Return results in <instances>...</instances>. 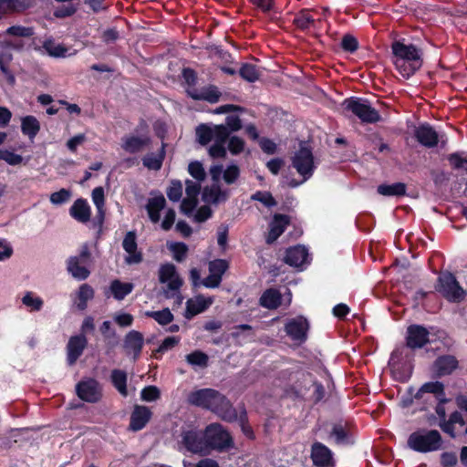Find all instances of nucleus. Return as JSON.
<instances>
[{
  "label": "nucleus",
  "instance_id": "a18cd8bd",
  "mask_svg": "<svg viewBox=\"0 0 467 467\" xmlns=\"http://www.w3.org/2000/svg\"><path fill=\"white\" fill-rule=\"evenodd\" d=\"M465 152H453L448 155L447 160L452 170L465 171L467 172V157Z\"/></svg>",
  "mask_w": 467,
  "mask_h": 467
},
{
  "label": "nucleus",
  "instance_id": "9b49d317",
  "mask_svg": "<svg viewBox=\"0 0 467 467\" xmlns=\"http://www.w3.org/2000/svg\"><path fill=\"white\" fill-rule=\"evenodd\" d=\"M310 261L308 249L305 245L297 244L286 250L285 262L292 267L303 270Z\"/></svg>",
  "mask_w": 467,
  "mask_h": 467
},
{
  "label": "nucleus",
  "instance_id": "f704fd0d",
  "mask_svg": "<svg viewBox=\"0 0 467 467\" xmlns=\"http://www.w3.org/2000/svg\"><path fill=\"white\" fill-rule=\"evenodd\" d=\"M293 24L301 31H306L314 26L315 19L309 9H301L295 16Z\"/></svg>",
  "mask_w": 467,
  "mask_h": 467
},
{
  "label": "nucleus",
  "instance_id": "6e6d98bb",
  "mask_svg": "<svg viewBox=\"0 0 467 467\" xmlns=\"http://www.w3.org/2000/svg\"><path fill=\"white\" fill-rule=\"evenodd\" d=\"M244 146V140L238 136H233L229 139L228 150L233 155H238L243 152Z\"/></svg>",
  "mask_w": 467,
  "mask_h": 467
},
{
  "label": "nucleus",
  "instance_id": "49530a36",
  "mask_svg": "<svg viewBox=\"0 0 467 467\" xmlns=\"http://www.w3.org/2000/svg\"><path fill=\"white\" fill-rule=\"evenodd\" d=\"M213 128L207 124H200L196 128V136L201 145H207L213 139Z\"/></svg>",
  "mask_w": 467,
  "mask_h": 467
},
{
  "label": "nucleus",
  "instance_id": "f8f14e48",
  "mask_svg": "<svg viewBox=\"0 0 467 467\" xmlns=\"http://www.w3.org/2000/svg\"><path fill=\"white\" fill-rule=\"evenodd\" d=\"M308 327V322L305 317H296L286 322L285 330L293 341L302 343L306 339Z\"/></svg>",
  "mask_w": 467,
  "mask_h": 467
},
{
  "label": "nucleus",
  "instance_id": "1a4fd4ad",
  "mask_svg": "<svg viewBox=\"0 0 467 467\" xmlns=\"http://www.w3.org/2000/svg\"><path fill=\"white\" fill-rule=\"evenodd\" d=\"M181 450L183 448L186 451L199 454H207V443L205 433L197 430L183 431L180 443Z\"/></svg>",
  "mask_w": 467,
  "mask_h": 467
},
{
  "label": "nucleus",
  "instance_id": "2eb2a0df",
  "mask_svg": "<svg viewBox=\"0 0 467 467\" xmlns=\"http://www.w3.org/2000/svg\"><path fill=\"white\" fill-rule=\"evenodd\" d=\"M150 143L151 139L148 134L129 135L122 138L121 148L128 153L135 154L144 150Z\"/></svg>",
  "mask_w": 467,
  "mask_h": 467
},
{
  "label": "nucleus",
  "instance_id": "c03bdc74",
  "mask_svg": "<svg viewBox=\"0 0 467 467\" xmlns=\"http://www.w3.org/2000/svg\"><path fill=\"white\" fill-rule=\"evenodd\" d=\"M144 315L153 318L161 326L168 325L173 320V315L169 308H164L160 311H146Z\"/></svg>",
  "mask_w": 467,
  "mask_h": 467
},
{
  "label": "nucleus",
  "instance_id": "393cba45",
  "mask_svg": "<svg viewBox=\"0 0 467 467\" xmlns=\"http://www.w3.org/2000/svg\"><path fill=\"white\" fill-rule=\"evenodd\" d=\"M150 417L151 411L148 407L136 405L130 415V429L134 431L142 430Z\"/></svg>",
  "mask_w": 467,
  "mask_h": 467
},
{
  "label": "nucleus",
  "instance_id": "b1692460",
  "mask_svg": "<svg viewBox=\"0 0 467 467\" xmlns=\"http://www.w3.org/2000/svg\"><path fill=\"white\" fill-rule=\"evenodd\" d=\"M213 303L212 296H204L202 295L196 296L186 302V313L187 318L205 311Z\"/></svg>",
  "mask_w": 467,
  "mask_h": 467
},
{
  "label": "nucleus",
  "instance_id": "7c9ffc66",
  "mask_svg": "<svg viewBox=\"0 0 467 467\" xmlns=\"http://www.w3.org/2000/svg\"><path fill=\"white\" fill-rule=\"evenodd\" d=\"M282 304V295L275 288L265 290L260 297V305L267 309H275Z\"/></svg>",
  "mask_w": 467,
  "mask_h": 467
},
{
  "label": "nucleus",
  "instance_id": "c756f323",
  "mask_svg": "<svg viewBox=\"0 0 467 467\" xmlns=\"http://www.w3.org/2000/svg\"><path fill=\"white\" fill-rule=\"evenodd\" d=\"M134 288L132 283L121 282L119 279L113 280L109 285V292L116 300H123Z\"/></svg>",
  "mask_w": 467,
  "mask_h": 467
},
{
  "label": "nucleus",
  "instance_id": "cd10ccee",
  "mask_svg": "<svg viewBox=\"0 0 467 467\" xmlns=\"http://www.w3.org/2000/svg\"><path fill=\"white\" fill-rule=\"evenodd\" d=\"M165 143L161 144V150L158 153H148L142 158L143 166L149 170L159 171L162 167L165 159Z\"/></svg>",
  "mask_w": 467,
  "mask_h": 467
},
{
  "label": "nucleus",
  "instance_id": "052dcab7",
  "mask_svg": "<svg viewBox=\"0 0 467 467\" xmlns=\"http://www.w3.org/2000/svg\"><path fill=\"white\" fill-rule=\"evenodd\" d=\"M213 139L216 142L225 143L229 139L231 131L223 124L213 126Z\"/></svg>",
  "mask_w": 467,
  "mask_h": 467
},
{
  "label": "nucleus",
  "instance_id": "ea45409f",
  "mask_svg": "<svg viewBox=\"0 0 467 467\" xmlns=\"http://www.w3.org/2000/svg\"><path fill=\"white\" fill-rule=\"evenodd\" d=\"M223 192L218 185H212L203 189L202 197L204 204H214L223 200Z\"/></svg>",
  "mask_w": 467,
  "mask_h": 467
},
{
  "label": "nucleus",
  "instance_id": "79ce46f5",
  "mask_svg": "<svg viewBox=\"0 0 467 467\" xmlns=\"http://www.w3.org/2000/svg\"><path fill=\"white\" fill-rule=\"evenodd\" d=\"M111 380L114 387L122 396H127V374L120 369H114L111 372Z\"/></svg>",
  "mask_w": 467,
  "mask_h": 467
},
{
  "label": "nucleus",
  "instance_id": "6ab92c4d",
  "mask_svg": "<svg viewBox=\"0 0 467 467\" xmlns=\"http://www.w3.org/2000/svg\"><path fill=\"white\" fill-rule=\"evenodd\" d=\"M414 136L417 141L426 148H434L439 143L437 131L428 123H423L417 127Z\"/></svg>",
  "mask_w": 467,
  "mask_h": 467
},
{
  "label": "nucleus",
  "instance_id": "0e129e2a",
  "mask_svg": "<svg viewBox=\"0 0 467 467\" xmlns=\"http://www.w3.org/2000/svg\"><path fill=\"white\" fill-rule=\"evenodd\" d=\"M70 192L67 189H61L50 195V202L53 204H61L69 200Z\"/></svg>",
  "mask_w": 467,
  "mask_h": 467
},
{
  "label": "nucleus",
  "instance_id": "bb28decb",
  "mask_svg": "<svg viewBox=\"0 0 467 467\" xmlns=\"http://www.w3.org/2000/svg\"><path fill=\"white\" fill-rule=\"evenodd\" d=\"M182 213L196 223H202L212 215L210 206H181Z\"/></svg>",
  "mask_w": 467,
  "mask_h": 467
},
{
  "label": "nucleus",
  "instance_id": "39448f33",
  "mask_svg": "<svg viewBox=\"0 0 467 467\" xmlns=\"http://www.w3.org/2000/svg\"><path fill=\"white\" fill-rule=\"evenodd\" d=\"M204 433L208 452L211 450L222 451L234 446L230 433L221 424L213 423L208 425Z\"/></svg>",
  "mask_w": 467,
  "mask_h": 467
},
{
  "label": "nucleus",
  "instance_id": "680f3d73",
  "mask_svg": "<svg viewBox=\"0 0 467 467\" xmlns=\"http://www.w3.org/2000/svg\"><path fill=\"white\" fill-rule=\"evenodd\" d=\"M251 200L260 202L262 204H277L269 192L257 191L251 196Z\"/></svg>",
  "mask_w": 467,
  "mask_h": 467
},
{
  "label": "nucleus",
  "instance_id": "864d4df0",
  "mask_svg": "<svg viewBox=\"0 0 467 467\" xmlns=\"http://www.w3.org/2000/svg\"><path fill=\"white\" fill-rule=\"evenodd\" d=\"M189 173L198 182L205 179L206 173L202 164L200 161H192L188 166Z\"/></svg>",
  "mask_w": 467,
  "mask_h": 467
},
{
  "label": "nucleus",
  "instance_id": "f03ea898",
  "mask_svg": "<svg viewBox=\"0 0 467 467\" xmlns=\"http://www.w3.org/2000/svg\"><path fill=\"white\" fill-rule=\"evenodd\" d=\"M394 65L405 78H410L422 66L421 52L413 44L406 45L400 40L391 44Z\"/></svg>",
  "mask_w": 467,
  "mask_h": 467
},
{
  "label": "nucleus",
  "instance_id": "c85d7f7f",
  "mask_svg": "<svg viewBox=\"0 0 467 467\" xmlns=\"http://www.w3.org/2000/svg\"><path fill=\"white\" fill-rule=\"evenodd\" d=\"M457 367V360L452 356H442L436 359L434 371L438 376L451 374Z\"/></svg>",
  "mask_w": 467,
  "mask_h": 467
},
{
  "label": "nucleus",
  "instance_id": "5fc2aeb1",
  "mask_svg": "<svg viewBox=\"0 0 467 467\" xmlns=\"http://www.w3.org/2000/svg\"><path fill=\"white\" fill-rule=\"evenodd\" d=\"M341 48L346 52L354 53L358 49V41L354 36L347 34L341 39Z\"/></svg>",
  "mask_w": 467,
  "mask_h": 467
},
{
  "label": "nucleus",
  "instance_id": "ddd939ff",
  "mask_svg": "<svg viewBox=\"0 0 467 467\" xmlns=\"http://www.w3.org/2000/svg\"><path fill=\"white\" fill-rule=\"evenodd\" d=\"M79 399L87 402H97L101 397V389L97 380L87 379L77 385Z\"/></svg>",
  "mask_w": 467,
  "mask_h": 467
},
{
  "label": "nucleus",
  "instance_id": "3c124183",
  "mask_svg": "<svg viewBox=\"0 0 467 467\" xmlns=\"http://www.w3.org/2000/svg\"><path fill=\"white\" fill-rule=\"evenodd\" d=\"M5 34L18 37H31L34 35V29L29 26H12L5 30Z\"/></svg>",
  "mask_w": 467,
  "mask_h": 467
},
{
  "label": "nucleus",
  "instance_id": "13d9d810",
  "mask_svg": "<svg viewBox=\"0 0 467 467\" xmlns=\"http://www.w3.org/2000/svg\"><path fill=\"white\" fill-rule=\"evenodd\" d=\"M161 396L160 389L155 386H148L140 392L141 400L147 402L157 400Z\"/></svg>",
  "mask_w": 467,
  "mask_h": 467
},
{
  "label": "nucleus",
  "instance_id": "5701e85b",
  "mask_svg": "<svg viewBox=\"0 0 467 467\" xmlns=\"http://www.w3.org/2000/svg\"><path fill=\"white\" fill-rule=\"evenodd\" d=\"M123 249L128 254L125 262L128 265L139 264L142 261V254L137 250L136 234L134 232H129L122 243Z\"/></svg>",
  "mask_w": 467,
  "mask_h": 467
},
{
  "label": "nucleus",
  "instance_id": "8fccbe9b",
  "mask_svg": "<svg viewBox=\"0 0 467 467\" xmlns=\"http://www.w3.org/2000/svg\"><path fill=\"white\" fill-rule=\"evenodd\" d=\"M167 246L169 250L172 253L173 258L176 261L181 262L185 258L188 251V247L185 244L173 242L169 243Z\"/></svg>",
  "mask_w": 467,
  "mask_h": 467
},
{
  "label": "nucleus",
  "instance_id": "2f4dec72",
  "mask_svg": "<svg viewBox=\"0 0 467 467\" xmlns=\"http://www.w3.org/2000/svg\"><path fill=\"white\" fill-rule=\"evenodd\" d=\"M79 258L70 257L67 261V271L78 280H85L89 275L88 264H81Z\"/></svg>",
  "mask_w": 467,
  "mask_h": 467
},
{
  "label": "nucleus",
  "instance_id": "e433bc0d",
  "mask_svg": "<svg viewBox=\"0 0 467 467\" xmlns=\"http://www.w3.org/2000/svg\"><path fill=\"white\" fill-rule=\"evenodd\" d=\"M377 192L384 196H402L406 193V184L403 182L384 183L378 186Z\"/></svg>",
  "mask_w": 467,
  "mask_h": 467
},
{
  "label": "nucleus",
  "instance_id": "bf43d9fd",
  "mask_svg": "<svg viewBox=\"0 0 467 467\" xmlns=\"http://www.w3.org/2000/svg\"><path fill=\"white\" fill-rule=\"evenodd\" d=\"M0 160L6 161L9 165H18L23 161V157L8 150H0Z\"/></svg>",
  "mask_w": 467,
  "mask_h": 467
},
{
  "label": "nucleus",
  "instance_id": "69168bd1",
  "mask_svg": "<svg viewBox=\"0 0 467 467\" xmlns=\"http://www.w3.org/2000/svg\"><path fill=\"white\" fill-rule=\"evenodd\" d=\"M228 130L233 131H238L242 129V120L237 115H228L225 118V125Z\"/></svg>",
  "mask_w": 467,
  "mask_h": 467
},
{
  "label": "nucleus",
  "instance_id": "603ef678",
  "mask_svg": "<svg viewBox=\"0 0 467 467\" xmlns=\"http://www.w3.org/2000/svg\"><path fill=\"white\" fill-rule=\"evenodd\" d=\"M69 213L78 222H88L90 217L89 206H71Z\"/></svg>",
  "mask_w": 467,
  "mask_h": 467
},
{
  "label": "nucleus",
  "instance_id": "4468645a",
  "mask_svg": "<svg viewBox=\"0 0 467 467\" xmlns=\"http://www.w3.org/2000/svg\"><path fill=\"white\" fill-rule=\"evenodd\" d=\"M228 268V263L223 259H216L209 263V275L202 280L205 287L214 288L219 286L222 277Z\"/></svg>",
  "mask_w": 467,
  "mask_h": 467
},
{
  "label": "nucleus",
  "instance_id": "aec40b11",
  "mask_svg": "<svg viewBox=\"0 0 467 467\" xmlns=\"http://www.w3.org/2000/svg\"><path fill=\"white\" fill-rule=\"evenodd\" d=\"M144 344V338L140 332L136 330L130 331L124 338L123 348L128 356H132L136 360L141 352Z\"/></svg>",
  "mask_w": 467,
  "mask_h": 467
},
{
  "label": "nucleus",
  "instance_id": "dca6fc26",
  "mask_svg": "<svg viewBox=\"0 0 467 467\" xmlns=\"http://www.w3.org/2000/svg\"><path fill=\"white\" fill-rule=\"evenodd\" d=\"M186 93L193 100H203L212 104L217 103L222 96L218 87L213 84L202 88L200 91L197 88H187Z\"/></svg>",
  "mask_w": 467,
  "mask_h": 467
},
{
  "label": "nucleus",
  "instance_id": "a211bd4d",
  "mask_svg": "<svg viewBox=\"0 0 467 467\" xmlns=\"http://www.w3.org/2000/svg\"><path fill=\"white\" fill-rule=\"evenodd\" d=\"M429 341V331L420 325H411L407 329L406 342L410 348H420Z\"/></svg>",
  "mask_w": 467,
  "mask_h": 467
},
{
  "label": "nucleus",
  "instance_id": "72a5a7b5",
  "mask_svg": "<svg viewBox=\"0 0 467 467\" xmlns=\"http://www.w3.org/2000/svg\"><path fill=\"white\" fill-rule=\"evenodd\" d=\"M185 185L186 197L181 202L180 204H199L198 196L201 192L200 182L186 180Z\"/></svg>",
  "mask_w": 467,
  "mask_h": 467
},
{
  "label": "nucleus",
  "instance_id": "f3484780",
  "mask_svg": "<svg viewBox=\"0 0 467 467\" xmlns=\"http://www.w3.org/2000/svg\"><path fill=\"white\" fill-rule=\"evenodd\" d=\"M150 219L153 223L160 221L161 216L163 214L164 218L161 222V228L169 230L175 220V212L168 206H146Z\"/></svg>",
  "mask_w": 467,
  "mask_h": 467
},
{
  "label": "nucleus",
  "instance_id": "f257e3e1",
  "mask_svg": "<svg viewBox=\"0 0 467 467\" xmlns=\"http://www.w3.org/2000/svg\"><path fill=\"white\" fill-rule=\"evenodd\" d=\"M189 403L206 408L215 412L226 421L236 420V410L231 406L224 396L212 389H203L192 391L188 396Z\"/></svg>",
  "mask_w": 467,
  "mask_h": 467
},
{
  "label": "nucleus",
  "instance_id": "09e8293b",
  "mask_svg": "<svg viewBox=\"0 0 467 467\" xmlns=\"http://www.w3.org/2000/svg\"><path fill=\"white\" fill-rule=\"evenodd\" d=\"M208 359H209L208 356L200 350H195L186 356V361L191 366H193V367L198 366V367L204 368L208 364Z\"/></svg>",
  "mask_w": 467,
  "mask_h": 467
},
{
  "label": "nucleus",
  "instance_id": "20e7f679",
  "mask_svg": "<svg viewBox=\"0 0 467 467\" xmlns=\"http://www.w3.org/2000/svg\"><path fill=\"white\" fill-rule=\"evenodd\" d=\"M342 109L360 119L362 123L374 124L381 119L379 112L373 108L368 99L350 97L343 100Z\"/></svg>",
  "mask_w": 467,
  "mask_h": 467
},
{
  "label": "nucleus",
  "instance_id": "423d86ee",
  "mask_svg": "<svg viewBox=\"0 0 467 467\" xmlns=\"http://www.w3.org/2000/svg\"><path fill=\"white\" fill-rule=\"evenodd\" d=\"M159 281L164 285L166 297H174L180 292L183 281L178 274L174 265L167 263L161 265L159 269Z\"/></svg>",
  "mask_w": 467,
  "mask_h": 467
},
{
  "label": "nucleus",
  "instance_id": "473e14b6",
  "mask_svg": "<svg viewBox=\"0 0 467 467\" xmlns=\"http://www.w3.org/2000/svg\"><path fill=\"white\" fill-rule=\"evenodd\" d=\"M21 130L24 135L33 140L40 130V123L35 116L27 115L21 119Z\"/></svg>",
  "mask_w": 467,
  "mask_h": 467
},
{
  "label": "nucleus",
  "instance_id": "9d476101",
  "mask_svg": "<svg viewBox=\"0 0 467 467\" xmlns=\"http://www.w3.org/2000/svg\"><path fill=\"white\" fill-rule=\"evenodd\" d=\"M415 400L423 402L438 400L443 404L447 401L444 395L443 384L439 381L427 382L423 384L414 396Z\"/></svg>",
  "mask_w": 467,
  "mask_h": 467
},
{
  "label": "nucleus",
  "instance_id": "774afa93",
  "mask_svg": "<svg viewBox=\"0 0 467 467\" xmlns=\"http://www.w3.org/2000/svg\"><path fill=\"white\" fill-rule=\"evenodd\" d=\"M224 144L225 143L214 141V143L209 149L210 156L213 158H225L226 149Z\"/></svg>",
  "mask_w": 467,
  "mask_h": 467
},
{
  "label": "nucleus",
  "instance_id": "37998d69",
  "mask_svg": "<svg viewBox=\"0 0 467 467\" xmlns=\"http://www.w3.org/2000/svg\"><path fill=\"white\" fill-rule=\"evenodd\" d=\"M43 48L53 57H65L67 53V48L65 46L56 44L52 39L46 40L43 44Z\"/></svg>",
  "mask_w": 467,
  "mask_h": 467
},
{
  "label": "nucleus",
  "instance_id": "a878e982",
  "mask_svg": "<svg viewBox=\"0 0 467 467\" xmlns=\"http://www.w3.org/2000/svg\"><path fill=\"white\" fill-rule=\"evenodd\" d=\"M87 345V339L83 335L70 337L67 343V361L73 365L81 356Z\"/></svg>",
  "mask_w": 467,
  "mask_h": 467
},
{
  "label": "nucleus",
  "instance_id": "338daca9",
  "mask_svg": "<svg viewBox=\"0 0 467 467\" xmlns=\"http://www.w3.org/2000/svg\"><path fill=\"white\" fill-rule=\"evenodd\" d=\"M77 12L74 5H63L55 10L54 15L57 18H66L73 16Z\"/></svg>",
  "mask_w": 467,
  "mask_h": 467
},
{
  "label": "nucleus",
  "instance_id": "a19ab883",
  "mask_svg": "<svg viewBox=\"0 0 467 467\" xmlns=\"http://www.w3.org/2000/svg\"><path fill=\"white\" fill-rule=\"evenodd\" d=\"M22 304L31 312L39 311L44 302L41 297L33 292H26L22 297Z\"/></svg>",
  "mask_w": 467,
  "mask_h": 467
},
{
  "label": "nucleus",
  "instance_id": "4be33fe9",
  "mask_svg": "<svg viewBox=\"0 0 467 467\" xmlns=\"http://www.w3.org/2000/svg\"><path fill=\"white\" fill-rule=\"evenodd\" d=\"M311 458L314 464L319 467H329L334 465L332 451L320 442H315L312 445Z\"/></svg>",
  "mask_w": 467,
  "mask_h": 467
},
{
  "label": "nucleus",
  "instance_id": "de8ad7c7",
  "mask_svg": "<svg viewBox=\"0 0 467 467\" xmlns=\"http://www.w3.org/2000/svg\"><path fill=\"white\" fill-rule=\"evenodd\" d=\"M166 194L172 202H179L182 196V183L179 180H171L166 189Z\"/></svg>",
  "mask_w": 467,
  "mask_h": 467
},
{
  "label": "nucleus",
  "instance_id": "c9c22d12",
  "mask_svg": "<svg viewBox=\"0 0 467 467\" xmlns=\"http://www.w3.org/2000/svg\"><path fill=\"white\" fill-rule=\"evenodd\" d=\"M93 296H94L93 288L88 284L81 285L77 293V296H76V300H75L77 307L79 310H85L87 308L88 300L92 299Z\"/></svg>",
  "mask_w": 467,
  "mask_h": 467
},
{
  "label": "nucleus",
  "instance_id": "4d7b16f0",
  "mask_svg": "<svg viewBox=\"0 0 467 467\" xmlns=\"http://www.w3.org/2000/svg\"><path fill=\"white\" fill-rule=\"evenodd\" d=\"M182 78L187 84L188 88H195L198 81V76L194 69L191 67H184L182 70Z\"/></svg>",
  "mask_w": 467,
  "mask_h": 467
},
{
  "label": "nucleus",
  "instance_id": "0eeeda50",
  "mask_svg": "<svg viewBox=\"0 0 467 467\" xmlns=\"http://www.w3.org/2000/svg\"><path fill=\"white\" fill-rule=\"evenodd\" d=\"M437 290L451 302L459 303L465 297V291L451 273H443L439 276Z\"/></svg>",
  "mask_w": 467,
  "mask_h": 467
},
{
  "label": "nucleus",
  "instance_id": "7ed1b4c3",
  "mask_svg": "<svg viewBox=\"0 0 467 467\" xmlns=\"http://www.w3.org/2000/svg\"><path fill=\"white\" fill-rule=\"evenodd\" d=\"M407 443L410 449L425 453L440 450L442 439L436 430L420 429L409 436Z\"/></svg>",
  "mask_w": 467,
  "mask_h": 467
},
{
  "label": "nucleus",
  "instance_id": "58836bf2",
  "mask_svg": "<svg viewBox=\"0 0 467 467\" xmlns=\"http://www.w3.org/2000/svg\"><path fill=\"white\" fill-rule=\"evenodd\" d=\"M330 436L337 444H348L351 441L350 432L347 424L337 423L333 426Z\"/></svg>",
  "mask_w": 467,
  "mask_h": 467
},
{
  "label": "nucleus",
  "instance_id": "4c0bfd02",
  "mask_svg": "<svg viewBox=\"0 0 467 467\" xmlns=\"http://www.w3.org/2000/svg\"><path fill=\"white\" fill-rule=\"evenodd\" d=\"M239 76L245 81L254 83L260 78L257 67L251 63H243L238 70Z\"/></svg>",
  "mask_w": 467,
  "mask_h": 467
},
{
  "label": "nucleus",
  "instance_id": "e2e57ef3",
  "mask_svg": "<svg viewBox=\"0 0 467 467\" xmlns=\"http://www.w3.org/2000/svg\"><path fill=\"white\" fill-rule=\"evenodd\" d=\"M240 170L237 165H230L223 171V180L227 184L234 183L239 177Z\"/></svg>",
  "mask_w": 467,
  "mask_h": 467
},
{
  "label": "nucleus",
  "instance_id": "6e6552de",
  "mask_svg": "<svg viewBox=\"0 0 467 467\" xmlns=\"http://www.w3.org/2000/svg\"><path fill=\"white\" fill-rule=\"evenodd\" d=\"M292 163L293 167L305 180L309 179L315 170L314 156L310 147L302 142L293 158Z\"/></svg>",
  "mask_w": 467,
  "mask_h": 467
},
{
  "label": "nucleus",
  "instance_id": "412c9836",
  "mask_svg": "<svg viewBox=\"0 0 467 467\" xmlns=\"http://www.w3.org/2000/svg\"><path fill=\"white\" fill-rule=\"evenodd\" d=\"M290 223V218L285 214L275 213L268 225L266 234V243L273 244L285 232L286 226Z\"/></svg>",
  "mask_w": 467,
  "mask_h": 467
}]
</instances>
